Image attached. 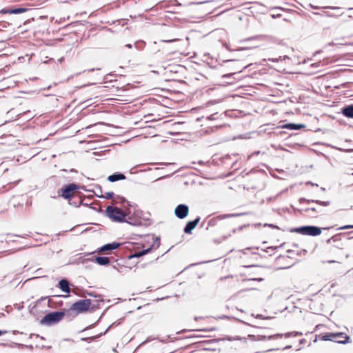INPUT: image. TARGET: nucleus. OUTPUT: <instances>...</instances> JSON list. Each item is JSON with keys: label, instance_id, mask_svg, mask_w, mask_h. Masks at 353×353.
<instances>
[{"label": "nucleus", "instance_id": "f257e3e1", "mask_svg": "<svg viewBox=\"0 0 353 353\" xmlns=\"http://www.w3.org/2000/svg\"><path fill=\"white\" fill-rule=\"evenodd\" d=\"M303 202L307 203V204L314 203L317 205V206L312 207V208H307L305 209H303V210L306 213L307 216H311V217H316L318 214L323 213L322 209L319 207L321 206H327L330 204V201H321L319 200H309L306 199L305 198H301L299 199V203H302Z\"/></svg>", "mask_w": 353, "mask_h": 353}, {"label": "nucleus", "instance_id": "473e14b6", "mask_svg": "<svg viewBox=\"0 0 353 353\" xmlns=\"http://www.w3.org/2000/svg\"><path fill=\"white\" fill-rule=\"evenodd\" d=\"M265 225H268L269 227H271V228H277L276 226H275L272 224H269V225L265 224Z\"/></svg>", "mask_w": 353, "mask_h": 353}, {"label": "nucleus", "instance_id": "2f4dec72", "mask_svg": "<svg viewBox=\"0 0 353 353\" xmlns=\"http://www.w3.org/2000/svg\"><path fill=\"white\" fill-rule=\"evenodd\" d=\"M225 63H234V61H232V60H227V61H225Z\"/></svg>", "mask_w": 353, "mask_h": 353}, {"label": "nucleus", "instance_id": "c9c22d12", "mask_svg": "<svg viewBox=\"0 0 353 353\" xmlns=\"http://www.w3.org/2000/svg\"><path fill=\"white\" fill-rule=\"evenodd\" d=\"M4 333H6V331H1V330H0V336L2 335Z\"/></svg>", "mask_w": 353, "mask_h": 353}, {"label": "nucleus", "instance_id": "e433bc0d", "mask_svg": "<svg viewBox=\"0 0 353 353\" xmlns=\"http://www.w3.org/2000/svg\"><path fill=\"white\" fill-rule=\"evenodd\" d=\"M288 59V56H284L283 59Z\"/></svg>", "mask_w": 353, "mask_h": 353}, {"label": "nucleus", "instance_id": "c85d7f7f", "mask_svg": "<svg viewBox=\"0 0 353 353\" xmlns=\"http://www.w3.org/2000/svg\"><path fill=\"white\" fill-rule=\"evenodd\" d=\"M323 8L339 9V8H338V7H331V6L323 7Z\"/></svg>", "mask_w": 353, "mask_h": 353}, {"label": "nucleus", "instance_id": "a211bd4d", "mask_svg": "<svg viewBox=\"0 0 353 353\" xmlns=\"http://www.w3.org/2000/svg\"><path fill=\"white\" fill-rule=\"evenodd\" d=\"M342 113L348 118H353V104L343 108L342 109Z\"/></svg>", "mask_w": 353, "mask_h": 353}, {"label": "nucleus", "instance_id": "ddd939ff", "mask_svg": "<svg viewBox=\"0 0 353 353\" xmlns=\"http://www.w3.org/2000/svg\"><path fill=\"white\" fill-rule=\"evenodd\" d=\"M59 288L64 292L69 293L70 292V283L65 279H61L58 284Z\"/></svg>", "mask_w": 353, "mask_h": 353}, {"label": "nucleus", "instance_id": "20e7f679", "mask_svg": "<svg viewBox=\"0 0 353 353\" xmlns=\"http://www.w3.org/2000/svg\"><path fill=\"white\" fill-rule=\"evenodd\" d=\"M92 305L90 299H81L74 303L70 307L69 312H74L75 315L88 311Z\"/></svg>", "mask_w": 353, "mask_h": 353}, {"label": "nucleus", "instance_id": "7c9ffc66", "mask_svg": "<svg viewBox=\"0 0 353 353\" xmlns=\"http://www.w3.org/2000/svg\"><path fill=\"white\" fill-rule=\"evenodd\" d=\"M236 216V214H227V215H225L224 217H230V216Z\"/></svg>", "mask_w": 353, "mask_h": 353}, {"label": "nucleus", "instance_id": "cd10ccee", "mask_svg": "<svg viewBox=\"0 0 353 353\" xmlns=\"http://www.w3.org/2000/svg\"><path fill=\"white\" fill-rule=\"evenodd\" d=\"M339 150H345V151H347V152H351V151L353 150L352 149H345V148H339Z\"/></svg>", "mask_w": 353, "mask_h": 353}, {"label": "nucleus", "instance_id": "4be33fe9", "mask_svg": "<svg viewBox=\"0 0 353 353\" xmlns=\"http://www.w3.org/2000/svg\"><path fill=\"white\" fill-rule=\"evenodd\" d=\"M302 335V333L301 332H288L285 334V336L286 338H289V337H291V336H301Z\"/></svg>", "mask_w": 353, "mask_h": 353}, {"label": "nucleus", "instance_id": "f704fd0d", "mask_svg": "<svg viewBox=\"0 0 353 353\" xmlns=\"http://www.w3.org/2000/svg\"><path fill=\"white\" fill-rule=\"evenodd\" d=\"M116 325V323H112V324L111 325L109 326V327L108 328V330H109L111 327L114 326Z\"/></svg>", "mask_w": 353, "mask_h": 353}, {"label": "nucleus", "instance_id": "423d86ee", "mask_svg": "<svg viewBox=\"0 0 353 353\" xmlns=\"http://www.w3.org/2000/svg\"><path fill=\"white\" fill-rule=\"evenodd\" d=\"M294 231L303 235H310L312 236H318L321 233V229L314 225L299 227L296 228Z\"/></svg>", "mask_w": 353, "mask_h": 353}, {"label": "nucleus", "instance_id": "4c0bfd02", "mask_svg": "<svg viewBox=\"0 0 353 353\" xmlns=\"http://www.w3.org/2000/svg\"><path fill=\"white\" fill-rule=\"evenodd\" d=\"M290 347H291V346H290V345H288V346H286V347H285V349H289V348H290Z\"/></svg>", "mask_w": 353, "mask_h": 353}, {"label": "nucleus", "instance_id": "ea45409f", "mask_svg": "<svg viewBox=\"0 0 353 353\" xmlns=\"http://www.w3.org/2000/svg\"><path fill=\"white\" fill-rule=\"evenodd\" d=\"M332 262H334V261H328V263H332Z\"/></svg>", "mask_w": 353, "mask_h": 353}, {"label": "nucleus", "instance_id": "72a5a7b5", "mask_svg": "<svg viewBox=\"0 0 353 353\" xmlns=\"http://www.w3.org/2000/svg\"><path fill=\"white\" fill-rule=\"evenodd\" d=\"M125 47H127L128 48H132V45L131 44H126Z\"/></svg>", "mask_w": 353, "mask_h": 353}, {"label": "nucleus", "instance_id": "bb28decb", "mask_svg": "<svg viewBox=\"0 0 353 353\" xmlns=\"http://www.w3.org/2000/svg\"><path fill=\"white\" fill-rule=\"evenodd\" d=\"M353 228V225H348L341 227V229Z\"/></svg>", "mask_w": 353, "mask_h": 353}, {"label": "nucleus", "instance_id": "7ed1b4c3", "mask_svg": "<svg viewBox=\"0 0 353 353\" xmlns=\"http://www.w3.org/2000/svg\"><path fill=\"white\" fill-rule=\"evenodd\" d=\"M107 216L113 221L125 222L127 214L117 207L108 206L106 208Z\"/></svg>", "mask_w": 353, "mask_h": 353}, {"label": "nucleus", "instance_id": "9b49d317", "mask_svg": "<svg viewBox=\"0 0 353 353\" xmlns=\"http://www.w3.org/2000/svg\"><path fill=\"white\" fill-rule=\"evenodd\" d=\"M199 221L200 217L197 216L194 220L188 221L184 228V232L186 234H191L192 231L196 228Z\"/></svg>", "mask_w": 353, "mask_h": 353}, {"label": "nucleus", "instance_id": "a19ab883", "mask_svg": "<svg viewBox=\"0 0 353 353\" xmlns=\"http://www.w3.org/2000/svg\"><path fill=\"white\" fill-rule=\"evenodd\" d=\"M313 8H315V9L319 8V7H313Z\"/></svg>", "mask_w": 353, "mask_h": 353}, {"label": "nucleus", "instance_id": "6e6552de", "mask_svg": "<svg viewBox=\"0 0 353 353\" xmlns=\"http://www.w3.org/2000/svg\"><path fill=\"white\" fill-rule=\"evenodd\" d=\"M188 212L189 208L187 205L179 204L175 208L174 214L176 217H178L180 219H183L188 216Z\"/></svg>", "mask_w": 353, "mask_h": 353}, {"label": "nucleus", "instance_id": "393cba45", "mask_svg": "<svg viewBox=\"0 0 353 353\" xmlns=\"http://www.w3.org/2000/svg\"><path fill=\"white\" fill-rule=\"evenodd\" d=\"M248 338L250 339L252 341H256L257 336L253 335V334H249Z\"/></svg>", "mask_w": 353, "mask_h": 353}, {"label": "nucleus", "instance_id": "39448f33", "mask_svg": "<svg viewBox=\"0 0 353 353\" xmlns=\"http://www.w3.org/2000/svg\"><path fill=\"white\" fill-rule=\"evenodd\" d=\"M350 336L343 332L327 333L323 336V341H331L338 343L345 344L348 342Z\"/></svg>", "mask_w": 353, "mask_h": 353}, {"label": "nucleus", "instance_id": "f3484780", "mask_svg": "<svg viewBox=\"0 0 353 353\" xmlns=\"http://www.w3.org/2000/svg\"><path fill=\"white\" fill-rule=\"evenodd\" d=\"M94 261L100 265H107L110 261L107 256H95Z\"/></svg>", "mask_w": 353, "mask_h": 353}, {"label": "nucleus", "instance_id": "5701e85b", "mask_svg": "<svg viewBox=\"0 0 353 353\" xmlns=\"http://www.w3.org/2000/svg\"><path fill=\"white\" fill-rule=\"evenodd\" d=\"M216 223H217V218L211 219L210 220H209V221L208 223V227L206 229L208 230L209 226L216 225Z\"/></svg>", "mask_w": 353, "mask_h": 353}, {"label": "nucleus", "instance_id": "f8f14e48", "mask_svg": "<svg viewBox=\"0 0 353 353\" xmlns=\"http://www.w3.org/2000/svg\"><path fill=\"white\" fill-rule=\"evenodd\" d=\"M121 245V243L117 242H112L110 243H107L102 247H101L99 250V252H106L108 251L114 250L119 248Z\"/></svg>", "mask_w": 353, "mask_h": 353}, {"label": "nucleus", "instance_id": "f03ea898", "mask_svg": "<svg viewBox=\"0 0 353 353\" xmlns=\"http://www.w3.org/2000/svg\"><path fill=\"white\" fill-rule=\"evenodd\" d=\"M65 313L63 311L51 312L45 315L41 320L40 324L51 326L59 323L65 316Z\"/></svg>", "mask_w": 353, "mask_h": 353}, {"label": "nucleus", "instance_id": "b1692460", "mask_svg": "<svg viewBox=\"0 0 353 353\" xmlns=\"http://www.w3.org/2000/svg\"><path fill=\"white\" fill-rule=\"evenodd\" d=\"M179 39H168V40H162L163 42H167V43H172L176 41H179Z\"/></svg>", "mask_w": 353, "mask_h": 353}, {"label": "nucleus", "instance_id": "9d476101", "mask_svg": "<svg viewBox=\"0 0 353 353\" xmlns=\"http://www.w3.org/2000/svg\"><path fill=\"white\" fill-rule=\"evenodd\" d=\"M29 9L25 8H3L0 12L2 14H21L28 11Z\"/></svg>", "mask_w": 353, "mask_h": 353}, {"label": "nucleus", "instance_id": "0eeeda50", "mask_svg": "<svg viewBox=\"0 0 353 353\" xmlns=\"http://www.w3.org/2000/svg\"><path fill=\"white\" fill-rule=\"evenodd\" d=\"M79 188L74 183H70L63 186L61 190V196L64 199H70L74 190Z\"/></svg>", "mask_w": 353, "mask_h": 353}, {"label": "nucleus", "instance_id": "6ab92c4d", "mask_svg": "<svg viewBox=\"0 0 353 353\" xmlns=\"http://www.w3.org/2000/svg\"><path fill=\"white\" fill-rule=\"evenodd\" d=\"M304 127L303 124L288 123L283 128L290 130H300Z\"/></svg>", "mask_w": 353, "mask_h": 353}, {"label": "nucleus", "instance_id": "dca6fc26", "mask_svg": "<svg viewBox=\"0 0 353 353\" xmlns=\"http://www.w3.org/2000/svg\"><path fill=\"white\" fill-rule=\"evenodd\" d=\"M125 179V176L120 172H116L113 174L110 175L108 177V180L110 182H115L119 180H123Z\"/></svg>", "mask_w": 353, "mask_h": 353}, {"label": "nucleus", "instance_id": "2eb2a0df", "mask_svg": "<svg viewBox=\"0 0 353 353\" xmlns=\"http://www.w3.org/2000/svg\"><path fill=\"white\" fill-rule=\"evenodd\" d=\"M282 337H283L282 334H272L268 336H266L265 335L259 334V335H257L256 341H264L266 339H268V340H274V339H281Z\"/></svg>", "mask_w": 353, "mask_h": 353}, {"label": "nucleus", "instance_id": "412c9836", "mask_svg": "<svg viewBox=\"0 0 353 353\" xmlns=\"http://www.w3.org/2000/svg\"><path fill=\"white\" fill-rule=\"evenodd\" d=\"M160 245V237H156L154 240V243L150 247L152 248L157 249Z\"/></svg>", "mask_w": 353, "mask_h": 353}, {"label": "nucleus", "instance_id": "58836bf2", "mask_svg": "<svg viewBox=\"0 0 353 353\" xmlns=\"http://www.w3.org/2000/svg\"><path fill=\"white\" fill-rule=\"evenodd\" d=\"M87 339H88L87 338H83V339H82V340H83V341H85V340H87Z\"/></svg>", "mask_w": 353, "mask_h": 353}, {"label": "nucleus", "instance_id": "a878e982", "mask_svg": "<svg viewBox=\"0 0 353 353\" xmlns=\"http://www.w3.org/2000/svg\"><path fill=\"white\" fill-rule=\"evenodd\" d=\"M269 60L272 62H277L279 60H282L281 57H279V59H269Z\"/></svg>", "mask_w": 353, "mask_h": 353}, {"label": "nucleus", "instance_id": "4468645a", "mask_svg": "<svg viewBox=\"0 0 353 353\" xmlns=\"http://www.w3.org/2000/svg\"><path fill=\"white\" fill-rule=\"evenodd\" d=\"M150 251H151V248L143 249L141 251H135L134 253H132L128 256V259H131L133 258H139V257L149 253Z\"/></svg>", "mask_w": 353, "mask_h": 353}, {"label": "nucleus", "instance_id": "aec40b11", "mask_svg": "<svg viewBox=\"0 0 353 353\" xmlns=\"http://www.w3.org/2000/svg\"><path fill=\"white\" fill-rule=\"evenodd\" d=\"M246 68V66L241 67V68H236V72H231V73L226 74H223V75L222 76V78H223V79H228V78H230V77H231L232 76H233V75H234V74H237V73L241 72L242 71V70H243V68Z\"/></svg>", "mask_w": 353, "mask_h": 353}, {"label": "nucleus", "instance_id": "c756f323", "mask_svg": "<svg viewBox=\"0 0 353 353\" xmlns=\"http://www.w3.org/2000/svg\"><path fill=\"white\" fill-rule=\"evenodd\" d=\"M229 340L230 341H232V340H241V338L240 336H236L234 339H229Z\"/></svg>", "mask_w": 353, "mask_h": 353}, {"label": "nucleus", "instance_id": "1a4fd4ad", "mask_svg": "<svg viewBox=\"0 0 353 353\" xmlns=\"http://www.w3.org/2000/svg\"><path fill=\"white\" fill-rule=\"evenodd\" d=\"M101 197L106 199H112L113 202L115 203H127L128 205H130L129 204V202L125 200V198L117 196H114V194L112 192H107L105 193L104 195L101 196Z\"/></svg>", "mask_w": 353, "mask_h": 353}]
</instances>
